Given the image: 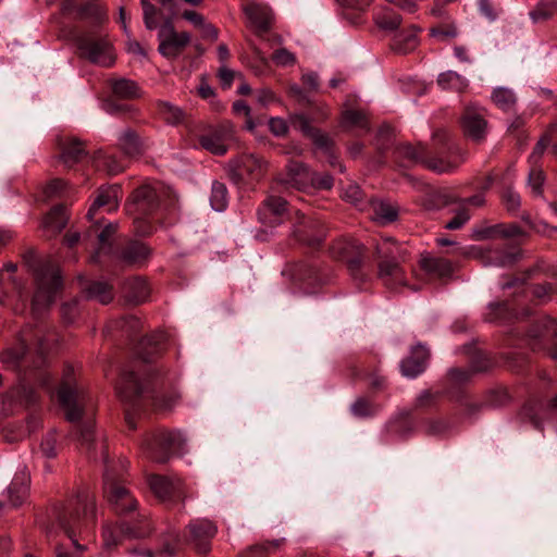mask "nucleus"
I'll return each mask as SVG.
<instances>
[{"mask_svg": "<svg viewBox=\"0 0 557 557\" xmlns=\"http://www.w3.org/2000/svg\"><path fill=\"white\" fill-rule=\"evenodd\" d=\"M95 498L89 493H81L53 508L51 525L48 532H63L73 543L77 550H85L86 545L78 543L84 540L90 531L95 520Z\"/></svg>", "mask_w": 557, "mask_h": 557, "instance_id": "1", "label": "nucleus"}, {"mask_svg": "<svg viewBox=\"0 0 557 557\" xmlns=\"http://www.w3.org/2000/svg\"><path fill=\"white\" fill-rule=\"evenodd\" d=\"M71 375L72 370H66L58 391V399L69 421L76 422L83 418L87 419L85 423L79 425L78 441L90 450L96 440L91 423L94 406L88 394L75 383Z\"/></svg>", "mask_w": 557, "mask_h": 557, "instance_id": "2", "label": "nucleus"}, {"mask_svg": "<svg viewBox=\"0 0 557 557\" xmlns=\"http://www.w3.org/2000/svg\"><path fill=\"white\" fill-rule=\"evenodd\" d=\"M37 290L32 302L34 315L44 313L54 301L57 292L61 288L62 280L59 269L50 262L36 270Z\"/></svg>", "mask_w": 557, "mask_h": 557, "instance_id": "3", "label": "nucleus"}, {"mask_svg": "<svg viewBox=\"0 0 557 557\" xmlns=\"http://www.w3.org/2000/svg\"><path fill=\"white\" fill-rule=\"evenodd\" d=\"M186 438L178 431H164L150 435L145 440L144 448L148 457L159 463H164L173 456H182Z\"/></svg>", "mask_w": 557, "mask_h": 557, "instance_id": "4", "label": "nucleus"}, {"mask_svg": "<svg viewBox=\"0 0 557 557\" xmlns=\"http://www.w3.org/2000/svg\"><path fill=\"white\" fill-rule=\"evenodd\" d=\"M159 208V191L156 187L144 185L137 188L132 200L127 203L128 214L134 215L136 232L140 235H148L152 227L145 224L144 218L151 214Z\"/></svg>", "mask_w": 557, "mask_h": 557, "instance_id": "5", "label": "nucleus"}, {"mask_svg": "<svg viewBox=\"0 0 557 557\" xmlns=\"http://www.w3.org/2000/svg\"><path fill=\"white\" fill-rule=\"evenodd\" d=\"M397 250L398 246L389 237L383 238L376 246L379 257L384 259L379 264V276L389 288L406 284L405 273L398 262L395 261Z\"/></svg>", "mask_w": 557, "mask_h": 557, "instance_id": "6", "label": "nucleus"}, {"mask_svg": "<svg viewBox=\"0 0 557 557\" xmlns=\"http://www.w3.org/2000/svg\"><path fill=\"white\" fill-rule=\"evenodd\" d=\"M158 40V51L166 59H175L189 45L190 35L176 32L172 20L168 18L159 28Z\"/></svg>", "mask_w": 557, "mask_h": 557, "instance_id": "7", "label": "nucleus"}, {"mask_svg": "<svg viewBox=\"0 0 557 557\" xmlns=\"http://www.w3.org/2000/svg\"><path fill=\"white\" fill-rule=\"evenodd\" d=\"M234 139V126L225 121L201 134L199 136V145L213 154L223 156L227 152L230 144Z\"/></svg>", "mask_w": 557, "mask_h": 557, "instance_id": "8", "label": "nucleus"}, {"mask_svg": "<svg viewBox=\"0 0 557 557\" xmlns=\"http://www.w3.org/2000/svg\"><path fill=\"white\" fill-rule=\"evenodd\" d=\"M77 46L82 55L95 64L111 66L114 63L111 44L104 38L83 35L77 39Z\"/></svg>", "mask_w": 557, "mask_h": 557, "instance_id": "9", "label": "nucleus"}, {"mask_svg": "<svg viewBox=\"0 0 557 557\" xmlns=\"http://www.w3.org/2000/svg\"><path fill=\"white\" fill-rule=\"evenodd\" d=\"M104 493L108 502L117 513H126L137 507V500L129 491L107 471L103 479Z\"/></svg>", "mask_w": 557, "mask_h": 557, "instance_id": "10", "label": "nucleus"}, {"mask_svg": "<svg viewBox=\"0 0 557 557\" xmlns=\"http://www.w3.org/2000/svg\"><path fill=\"white\" fill-rule=\"evenodd\" d=\"M293 214L292 210L287 208V202L276 196L268 197L263 206L258 210V216L262 224L275 226L283 222L285 218Z\"/></svg>", "mask_w": 557, "mask_h": 557, "instance_id": "11", "label": "nucleus"}, {"mask_svg": "<svg viewBox=\"0 0 557 557\" xmlns=\"http://www.w3.org/2000/svg\"><path fill=\"white\" fill-rule=\"evenodd\" d=\"M189 541L195 548L206 554L210 548V541L215 536L216 525L207 519L194 520L188 524Z\"/></svg>", "mask_w": 557, "mask_h": 557, "instance_id": "12", "label": "nucleus"}, {"mask_svg": "<svg viewBox=\"0 0 557 557\" xmlns=\"http://www.w3.org/2000/svg\"><path fill=\"white\" fill-rule=\"evenodd\" d=\"M451 203H458L460 208L468 206L482 207L485 203L483 194H476L472 197L459 199L447 190H437L429 195L424 206L426 209H440Z\"/></svg>", "mask_w": 557, "mask_h": 557, "instance_id": "13", "label": "nucleus"}, {"mask_svg": "<svg viewBox=\"0 0 557 557\" xmlns=\"http://www.w3.org/2000/svg\"><path fill=\"white\" fill-rule=\"evenodd\" d=\"M312 173L302 164L296 161L288 163L286 173L278 177V183L286 188L304 190L310 186Z\"/></svg>", "mask_w": 557, "mask_h": 557, "instance_id": "14", "label": "nucleus"}, {"mask_svg": "<svg viewBox=\"0 0 557 557\" xmlns=\"http://www.w3.org/2000/svg\"><path fill=\"white\" fill-rule=\"evenodd\" d=\"M121 198L122 194L119 185L99 188L98 195L87 212V218L91 220L96 211L101 208L109 213L115 211Z\"/></svg>", "mask_w": 557, "mask_h": 557, "instance_id": "15", "label": "nucleus"}, {"mask_svg": "<svg viewBox=\"0 0 557 557\" xmlns=\"http://www.w3.org/2000/svg\"><path fill=\"white\" fill-rule=\"evenodd\" d=\"M428 358L429 351L424 346L412 347L410 355L400 363L401 374L409 379L417 377L425 370Z\"/></svg>", "mask_w": 557, "mask_h": 557, "instance_id": "16", "label": "nucleus"}, {"mask_svg": "<svg viewBox=\"0 0 557 557\" xmlns=\"http://www.w3.org/2000/svg\"><path fill=\"white\" fill-rule=\"evenodd\" d=\"M30 476L27 468L23 466L20 469L9 487L7 488L8 505L11 507L20 506L26 498L29 487Z\"/></svg>", "mask_w": 557, "mask_h": 557, "instance_id": "17", "label": "nucleus"}, {"mask_svg": "<svg viewBox=\"0 0 557 557\" xmlns=\"http://www.w3.org/2000/svg\"><path fill=\"white\" fill-rule=\"evenodd\" d=\"M149 485L153 494L162 502L171 500L176 496H181L182 482L178 479L172 480L162 475H151Z\"/></svg>", "mask_w": 557, "mask_h": 557, "instance_id": "18", "label": "nucleus"}, {"mask_svg": "<svg viewBox=\"0 0 557 557\" xmlns=\"http://www.w3.org/2000/svg\"><path fill=\"white\" fill-rule=\"evenodd\" d=\"M461 124L466 136L474 141L482 140L486 135V121L480 112L472 108L466 109Z\"/></svg>", "mask_w": 557, "mask_h": 557, "instance_id": "19", "label": "nucleus"}, {"mask_svg": "<svg viewBox=\"0 0 557 557\" xmlns=\"http://www.w3.org/2000/svg\"><path fill=\"white\" fill-rule=\"evenodd\" d=\"M146 391V383L133 371L123 372L117 385V393L122 399L134 401Z\"/></svg>", "mask_w": 557, "mask_h": 557, "instance_id": "20", "label": "nucleus"}, {"mask_svg": "<svg viewBox=\"0 0 557 557\" xmlns=\"http://www.w3.org/2000/svg\"><path fill=\"white\" fill-rule=\"evenodd\" d=\"M149 533V529H134L126 524L119 527L106 525L102 531L103 544L107 548H112L119 544L123 536L143 537Z\"/></svg>", "mask_w": 557, "mask_h": 557, "instance_id": "21", "label": "nucleus"}, {"mask_svg": "<svg viewBox=\"0 0 557 557\" xmlns=\"http://www.w3.org/2000/svg\"><path fill=\"white\" fill-rule=\"evenodd\" d=\"M556 335L557 323L548 317L540 319L529 332L531 339L539 341V343L533 344V349L540 348L542 343L550 342Z\"/></svg>", "mask_w": 557, "mask_h": 557, "instance_id": "22", "label": "nucleus"}, {"mask_svg": "<svg viewBox=\"0 0 557 557\" xmlns=\"http://www.w3.org/2000/svg\"><path fill=\"white\" fill-rule=\"evenodd\" d=\"M238 175L247 174L252 178H258L262 175L265 169V162L252 153H245L233 161Z\"/></svg>", "mask_w": 557, "mask_h": 557, "instance_id": "23", "label": "nucleus"}, {"mask_svg": "<svg viewBox=\"0 0 557 557\" xmlns=\"http://www.w3.org/2000/svg\"><path fill=\"white\" fill-rule=\"evenodd\" d=\"M289 123L294 128L301 131L306 135H310L313 143L322 149L329 150L330 139L320 132L314 131L309 123V120L304 114H293L289 116Z\"/></svg>", "mask_w": 557, "mask_h": 557, "instance_id": "24", "label": "nucleus"}, {"mask_svg": "<svg viewBox=\"0 0 557 557\" xmlns=\"http://www.w3.org/2000/svg\"><path fill=\"white\" fill-rule=\"evenodd\" d=\"M249 22L259 30H267L272 23V11L258 3H248L244 9Z\"/></svg>", "mask_w": 557, "mask_h": 557, "instance_id": "25", "label": "nucleus"}, {"mask_svg": "<svg viewBox=\"0 0 557 557\" xmlns=\"http://www.w3.org/2000/svg\"><path fill=\"white\" fill-rule=\"evenodd\" d=\"M150 289L147 282L140 277H133L125 281L123 294L127 301L133 304L144 302L149 296Z\"/></svg>", "mask_w": 557, "mask_h": 557, "instance_id": "26", "label": "nucleus"}, {"mask_svg": "<svg viewBox=\"0 0 557 557\" xmlns=\"http://www.w3.org/2000/svg\"><path fill=\"white\" fill-rule=\"evenodd\" d=\"M420 265L425 272L438 277H447L454 271L453 264L449 260L429 255L421 258Z\"/></svg>", "mask_w": 557, "mask_h": 557, "instance_id": "27", "label": "nucleus"}, {"mask_svg": "<svg viewBox=\"0 0 557 557\" xmlns=\"http://www.w3.org/2000/svg\"><path fill=\"white\" fill-rule=\"evenodd\" d=\"M419 28L411 27L395 34L392 41V49L398 53H408L418 46Z\"/></svg>", "mask_w": 557, "mask_h": 557, "instance_id": "28", "label": "nucleus"}, {"mask_svg": "<svg viewBox=\"0 0 557 557\" xmlns=\"http://www.w3.org/2000/svg\"><path fill=\"white\" fill-rule=\"evenodd\" d=\"M557 14V0H539L529 11V18L533 24L544 23Z\"/></svg>", "mask_w": 557, "mask_h": 557, "instance_id": "29", "label": "nucleus"}, {"mask_svg": "<svg viewBox=\"0 0 557 557\" xmlns=\"http://www.w3.org/2000/svg\"><path fill=\"white\" fill-rule=\"evenodd\" d=\"M60 147L62 150L61 160L69 168L73 166L83 156H85L84 147L75 138H70L60 143Z\"/></svg>", "mask_w": 557, "mask_h": 557, "instance_id": "30", "label": "nucleus"}, {"mask_svg": "<svg viewBox=\"0 0 557 557\" xmlns=\"http://www.w3.org/2000/svg\"><path fill=\"white\" fill-rule=\"evenodd\" d=\"M26 338L22 337L16 347L9 348L2 352L0 359L8 367L14 370L22 369L25 363Z\"/></svg>", "mask_w": 557, "mask_h": 557, "instance_id": "31", "label": "nucleus"}, {"mask_svg": "<svg viewBox=\"0 0 557 557\" xmlns=\"http://www.w3.org/2000/svg\"><path fill=\"white\" fill-rule=\"evenodd\" d=\"M437 85L443 90L462 92L468 87V81L455 71H446L438 75Z\"/></svg>", "mask_w": 557, "mask_h": 557, "instance_id": "32", "label": "nucleus"}, {"mask_svg": "<svg viewBox=\"0 0 557 557\" xmlns=\"http://www.w3.org/2000/svg\"><path fill=\"white\" fill-rule=\"evenodd\" d=\"M117 140L120 148L128 157H135L143 152V144L140 139L131 129L122 132Z\"/></svg>", "mask_w": 557, "mask_h": 557, "instance_id": "33", "label": "nucleus"}, {"mask_svg": "<svg viewBox=\"0 0 557 557\" xmlns=\"http://www.w3.org/2000/svg\"><path fill=\"white\" fill-rule=\"evenodd\" d=\"M372 208L373 220L381 224L392 223L398 218V208L391 202L376 201L372 205Z\"/></svg>", "mask_w": 557, "mask_h": 557, "instance_id": "34", "label": "nucleus"}, {"mask_svg": "<svg viewBox=\"0 0 557 557\" xmlns=\"http://www.w3.org/2000/svg\"><path fill=\"white\" fill-rule=\"evenodd\" d=\"M149 253L150 250L144 243L133 242L122 251V259L129 264H138L145 261Z\"/></svg>", "mask_w": 557, "mask_h": 557, "instance_id": "35", "label": "nucleus"}, {"mask_svg": "<svg viewBox=\"0 0 557 557\" xmlns=\"http://www.w3.org/2000/svg\"><path fill=\"white\" fill-rule=\"evenodd\" d=\"M87 297L103 305L109 304L113 298L112 286L103 281H94L86 287Z\"/></svg>", "mask_w": 557, "mask_h": 557, "instance_id": "36", "label": "nucleus"}, {"mask_svg": "<svg viewBox=\"0 0 557 557\" xmlns=\"http://www.w3.org/2000/svg\"><path fill=\"white\" fill-rule=\"evenodd\" d=\"M113 94L123 99L139 97V88L134 81L127 78L115 79L111 84Z\"/></svg>", "mask_w": 557, "mask_h": 557, "instance_id": "37", "label": "nucleus"}, {"mask_svg": "<svg viewBox=\"0 0 557 557\" xmlns=\"http://www.w3.org/2000/svg\"><path fill=\"white\" fill-rule=\"evenodd\" d=\"M493 102L503 111H511L517 102L515 92L506 87H497L492 92Z\"/></svg>", "mask_w": 557, "mask_h": 557, "instance_id": "38", "label": "nucleus"}, {"mask_svg": "<svg viewBox=\"0 0 557 557\" xmlns=\"http://www.w3.org/2000/svg\"><path fill=\"white\" fill-rule=\"evenodd\" d=\"M67 223L65 207L59 205L51 209L45 219V226L53 232H61Z\"/></svg>", "mask_w": 557, "mask_h": 557, "instance_id": "39", "label": "nucleus"}, {"mask_svg": "<svg viewBox=\"0 0 557 557\" xmlns=\"http://www.w3.org/2000/svg\"><path fill=\"white\" fill-rule=\"evenodd\" d=\"M284 539H278L271 542L257 544L240 554L238 557H268L270 553L277 550L284 544Z\"/></svg>", "mask_w": 557, "mask_h": 557, "instance_id": "40", "label": "nucleus"}, {"mask_svg": "<svg viewBox=\"0 0 557 557\" xmlns=\"http://www.w3.org/2000/svg\"><path fill=\"white\" fill-rule=\"evenodd\" d=\"M315 224L310 222L309 224H305L304 227L295 226L293 233L296 237L299 238L300 242L309 245V246H318L321 244L324 237L323 231H318L314 235H309L308 233L315 228Z\"/></svg>", "mask_w": 557, "mask_h": 557, "instance_id": "41", "label": "nucleus"}, {"mask_svg": "<svg viewBox=\"0 0 557 557\" xmlns=\"http://www.w3.org/2000/svg\"><path fill=\"white\" fill-rule=\"evenodd\" d=\"M342 124L346 128H360L362 131H368V120L363 112L357 110H346L342 116Z\"/></svg>", "mask_w": 557, "mask_h": 557, "instance_id": "42", "label": "nucleus"}, {"mask_svg": "<svg viewBox=\"0 0 557 557\" xmlns=\"http://www.w3.org/2000/svg\"><path fill=\"white\" fill-rule=\"evenodd\" d=\"M210 203L213 210L222 212L227 207V189L224 184L214 182L212 184Z\"/></svg>", "mask_w": 557, "mask_h": 557, "instance_id": "43", "label": "nucleus"}, {"mask_svg": "<svg viewBox=\"0 0 557 557\" xmlns=\"http://www.w3.org/2000/svg\"><path fill=\"white\" fill-rule=\"evenodd\" d=\"M376 25L384 30H395L401 23V17L395 12L383 10L375 16Z\"/></svg>", "mask_w": 557, "mask_h": 557, "instance_id": "44", "label": "nucleus"}, {"mask_svg": "<svg viewBox=\"0 0 557 557\" xmlns=\"http://www.w3.org/2000/svg\"><path fill=\"white\" fill-rule=\"evenodd\" d=\"M159 110L164 121L169 124L177 125L184 121L185 114L183 110L170 102H161Z\"/></svg>", "mask_w": 557, "mask_h": 557, "instance_id": "45", "label": "nucleus"}, {"mask_svg": "<svg viewBox=\"0 0 557 557\" xmlns=\"http://www.w3.org/2000/svg\"><path fill=\"white\" fill-rule=\"evenodd\" d=\"M164 339H165V335L162 332L154 333L150 336L144 337L139 343V347H138V351H137L139 358H141L144 361H149L150 357H151V352L146 351V349L148 347H152V346L157 347V346L161 345L164 342Z\"/></svg>", "mask_w": 557, "mask_h": 557, "instance_id": "46", "label": "nucleus"}, {"mask_svg": "<svg viewBox=\"0 0 557 557\" xmlns=\"http://www.w3.org/2000/svg\"><path fill=\"white\" fill-rule=\"evenodd\" d=\"M116 230H117V224L110 223V224L106 225L100 233H98L97 238H98V243H99V248L96 251V253H94L91 256V260L94 262H96L98 260L99 253L101 251L106 250L107 248H110L111 238L114 235V233L116 232Z\"/></svg>", "mask_w": 557, "mask_h": 557, "instance_id": "47", "label": "nucleus"}, {"mask_svg": "<svg viewBox=\"0 0 557 557\" xmlns=\"http://www.w3.org/2000/svg\"><path fill=\"white\" fill-rule=\"evenodd\" d=\"M398 153L412 163L423 164L426 157L425 147L422 145L417 147L411 145H404L399 147Z\"/></svg>", "mask_w": 557, "mask_h": 557, "instance_id": "48", "label": "nucleus"}, {"mask_svg": "<svg viewBox=\"0 0 557 557\" xmlns=\"http://www.w3.org/2000/svg\"><path fill=\"white\" fill-rule=\"evenodd\" d=\"M496 234H500L502 236H505V237H512V236L520 235L521 230L517 225H510L508 227H505L503 225H496L494 227L481 231L478 234V237L480 239H487V238H492Z\"/></svg>", "mask_w": 557, "mask_h": 557, "instance_id": "49", "label": "nucleus"}, {"mask_svg": "<svg viewBox=\"0 0 557 557\" xmlns=\"http://www.w3.org/2000/svg\"><path fill=\"white\" fill-rule=\"evenodd\" d=\"M143 7V17L147 29L152 30L159 26V10L148 0L140 1Z\"/></svg>", "mask_w": 557, "mask_h": 557, "instance_id": "50", "label": "nucleus"}, {"mask_svg": "<svg viewBox=\"0 0 557 557\" xmlns=\"http://www.w3.org/2000/svg\"><path fill=\"white\" fill-rule=\"evenodd\" d=\"M41 457L52 459L57 457V434L54 431L48 432L41 440L39 446Z\"/></svg>", "mask_w": 557, "mask_h": 557, "instance_id": "51", "label": "nucleus"}, {"mask_svg": "<svg viewBox=\"0 0 557 557\" xmlns=\"http://www.w3.org/2000/svg\"><path fill=\"white\" fill-rule=\"evenodd\" d=\"M430 35L438 41H446L458 35L454 24H441L430 29Z\"/></svg>", "mask_w": 557, "mask_h": 557, "instance_id": "52", "label": "nucleus"}, {"mask_svg": "<svg viewBox=\"0 0 557 557\" xmlns=\"http://www.w3.org/2000/svg\"><path fill=\"white\" fill-rule=\"evenodd\" d=\"M423 164L436 172V173H448V172H451L453 170H455L457 168V163L456 162H451V161H447V160H444L442 158H431V159H428L425 157V160L423 162Z\"/></svg>", "mask_w": 557, "mask_h": 557, "instance_id": "53", "label": "nucleus"}, {"mask_svg": "<svg viewBox=\"0 0 557 557\" xmlns=\"http://www.w3.org/2000/svg\"><path fill=\"white\" fill-rule=\"evenodd\" d=\"M115 329L128 336L137 334L141 330V322L135 317H126L115 322Z\"/></svg>", "mask_w": 557, "mask_h": 557, "instance_id": "54", "label": "nucleus"}, {"mask_svg": "<svg viewBox=\"0 0 557 557\" xmlns=\"http://www.w3.org/2000/svg\"><path fill=\"white\" fill-rule=\"evenodd\" d=\"M350 410L354 416L360 418L371 416L375 412L373 405L364 398H358L351 405Z\"/></svg>", "mask_w": 557, "mask_h": 557, "instance_id": "55", "label": "nucleus"}, {"mask_svg": "<svg viewBox=\"0 0 557 557\" xmlns=\"http://www.w3.org/2000/svg\"><path fill=\"white\" fill-rule=\"evenodd\" d=\"M255 97L256 101L263 108H268L271 104L280 102V98L269 88H261L257 90Z\"/></svg>", "mask_w": 557, "mask_h": 557, "instance_id": "56", "label": "nucleus"}, {"mask_svg": "<svg viewBox=\"0 0 557 557\" xmlns=\"http://www.w3.org/2000/svg\"><path fill=\"white\" fill-rule=\"evenodd\" d=\"M470 220V214L467 208L458 207L456 215L445 224L447 230H459Z\"/></svg>", "mask_w": 557, "mask_h": 557, "instance_id": "57", "label": "nucleus"}, {"mask_svg": "<svg viewBox=\"0 0 557 557\" xmlns=\"http://www.w3.org/2000/svg\"><path fill=\"white\" fill-rule=\"evenodd\" d=\"M448 428V423L442 419L428 420L424 423V432L429 435H442Z\"/></svg>", "mask_w": 557, "mask_h": 557, "instance_id": "58", "label": "nucleus"}, {"mask_svg": "<svg viewBox=\"0 0 557 557\" xmlns=\"http://www.w3.org/2000/svg\"><path fill=\"white\" fill-rule=\"evenodd\" d=\"M544 183V174L539 169H532L529 174V186L535 196L542 195V186Z\"/></svg>", "mask_w": 557, "mask_h": 557, "instance_id": "59", "label": "nucleus"}, {"mask_svg": "<svg viewBox=\"0 0 557 557\" xmlns=\"http://www.w3.org/2000/svg\"><path fill=\"white\" fill-rule=\"evenodd\" d=\"M67 183L61 178L52 180L46 187V195L48 197L61 196L66 190Z\"/></svg>", "mask_w": 557, "mask_h": 557, "instance_id": "60", "label": "nucleus"}, {"mask_svg": "<svg viewBox=\"0 0 557 557\" xmlns=\"http://www.w3.org/2000/svg\"><path fill=\"white\" fill-rule=\"evenodd\" d=\"M493 255L491 263L497 267H506L516 261V256L510 252L495 250Z\"/></svg>", "mask_w": 557, "mask_h": 557, "instance_id": "61", "label": "nucleus"}, {"mask_svg": "<svg viewBox=\"0 0 557 557\" xmlns=\"http://www.w3.org/2000/svg\"><path fill=\"white\" fill-rule=\"evenodd\" d=\"M541 409L542 406L539 404H529L523 407L521 414L524 418H528L536 428H539L541 425L539 418V412Z\"/></svg>", "mask_w": 557, "mask_h": 557, "instance_id": "62", "label": "nucleus"}, {"mask_svg": "<svg viewBox=\"0 0 557 557\" xmlns=\"http://www.w3.org/2000/svg\"><path fill=\"white\" fill-rule=\"evenodd\" d=\"M181 396L176 392H172L168 395L162 396V398L156 401V406L160 409L171 410L174 408L178 401Z\"/></svg>", "mask_w": 557, "mask_h": 557, "instance_id": "63", "label": "nucleus"}, {"mask_svg": "<svg viewBox=\"0 0 557 557\" xmlns=\"http://www.w3.org/2000/svg\"><path fill=\"white\" fill-rule=\"evenodd\" d=\"M273 61L281 66L294 64L295 55L286 49H278L272 55Z\"/></svg>", "mask_w": 557, "mask_h": 557, "instance_id": "64", "label": "nucleus"}]
</instances>
